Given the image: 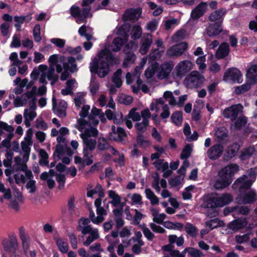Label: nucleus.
<instances>
[{
	"instance_id": "nucleus-38",
	"label": "nucleus",
	"mask_w": 257,
	"mask_h": 257,
	"mask_svg": "<svg viewBox=\"0 0 257 257\" xmlns=\"http://www.w3.org/2000/svg\"><path fill=\"white\" fill-rule=\"evenodd\" d=\"M34 82L33 81H30L28 82V79L25 78L23 80V82L21 84L17 85V86L14 89V92L16 94H21L23 92V88L24 87H26L27 89H29L31 86L34 85Z\"/></svg>"
},
{
	"instance_id": "nucleus-28",
	"label": "nucleus",
	"mask_w": 257,
	"mask_h": 257,
	"mask_svg": "<svg viewBox=\"0 0 257 257\" xmlns=\"http://www.w3.org/2000/svg\"><path fill=\"white\" fill-rule=\"evenodd\" d=\"M188 253L190 257H204L205 254L199 249L189 247L185 248L182 252L179 257H185L186 253Z\"/></svg>"
},
{
	"instance_id": "nucleus-23",
	"label": "nucleus",
	"mask_w": 257,
	"mask_h": 257,
	"mask_svg": "<svg viewBox=\"0 0 257 257\" xmlns=\"http://www.w3.org/2000/svg\"><path fill=\"white\" fill-rule=\"evenodd\" d=\"M90 109V106L88 105H84L81 109L79 113L80 118L78 120V124L79 125L78 130L80 131L86 127V123H87L86 118L88 116V112Z\"/></svg>"
},
{
	"instance_id": "nucleus-59",
	"label": "nucleus",
	"mask_w": 257,
	"mask_h": 257,
	"mask_svg": "<svg viewBox=\"0 0 257 257\" xmlns=\"http://www.w3.org/2000/svg\"><path fill=\"white\" fill-rule=\"evenodd\" d=\"M185 229L187 234L193 237H196L198 233L197 228L190 223H187L185 225Z\"/></svg>"
},
{
	"instance_id": "nucleus-7",
	"label": "nucleus",
	"mask_w": 257,
	"mask_h": 257,
	"mask_svg": "<svg viewBox=\"0 0 257 257\" xmlns=\"http://www.w3.org/2000/svg\"><path fill=\"white\" fill-rule=\"evenodd\" d=\"M204 81L205 78L202 74L194 71L185 77L183 84L187 88L193 89L200 87Z\"/></svg>"
},
{
	"instance_id": "nucleus-31",
	"label": "nucleus",
	"mask_w": 257,
	"mask_h": 257,
	"mask_svg": "<svg viewBox=\"0 0 257 257\" xmlns=\"http://www.w3.org/2000/svg\"><path fill=\"white\" fill-rule=\"evenodd\" d=\"M53 110L59 117H63L64 116V102L61 101L59 102L58 105H57V100L55 97L52 98Z\"/></svg>"
},
{
	"instance_id": "nucleus-64",
	"label": "nucleus",
	"mask_w": 257,
	"mask_h": 257,
	"mask_svg": "<svg viewBox=\"0 0 257 257\" xmlns=\"http://www.w3.org/2000/svg\"><path fill=\"white\" fill-rule=\"evenodd\" d=\"M255 150L253 147H249L242 152L240 155V159L245 160L249 158L254 153Z\"/></svg>"
},
{
	"instance_id": "nucleus-53",
	"label": "nucleus",
	"mask_w": 257,
	"mask_h": 257,
	"mask_svg": "<svg viewBox=\"0 0 257 257\" xmlns=\"http://www.w3.org/2000/svg\"><path fill=\"white\" fill-rule=\"evenodd\" d=\"M234 127L236 130H240L245 126L247 122V118L244 116H241L235 120Z\"/></svg>"
},
{
	"instance_id": "nucleus-33",
	"label": "nucleus",
	"mask_w": 257,
	"mask_h": 257,
	"mask_svg": "<svg viewBox=\"0 0 257 257\" xmlns=\"http://www.w3.org/2000/svg\"><path fill=\"white\" fill-rule=\"evenodd\" d=\"M21 158L19 156L16 157L15 158V162L16 164L18 166V169L23 171L25 173L26 175L28 178L31 179L33 177V174L32 172L28 169L27 166L25 163H21Z\"/></svg>"
},
{
	"instance_id": "nucleus-27",
	"label": "nucleus",
	"mask_w": 257,
	"mask_h": 257,
	"mask_svg": "<svg viewBox=\"0 0 257 257\" xmlns=\"http://www.w3.org/2000/svg\"><path fill=\"white\" fill-rule=\"evenodd\" d=\"M78 70L77 64L75 63V59L72 57L68 58L67 63H65V80L69 77V74L68 71L71 73H74Z\"/></svg>"
},
{
	"instance_id": "nucleus-17",
	"label": "nucleus",
	"mask_w": 257,
	"mask_h": 257,
	"mask_svg": "<svg viewBox=\"0 0 257 257\" xmlns=\"http://www.w3.org/2000/svg\"><path fill=\"white\" fill-rule=\"evenodd\" d=\"M192 68V63L189 60L180 61L175 67V71L177 77L182 78Z\"/></svg>"
},
{
	"instance_id": "nucleus-55",
	"label": "nucleus",
	"mask_w": 257,
	"mask_h": 257,
	"mask_svg": "<svg viewBox=\"0 0 257 257\" xmlns=\"http://www.w3.org/2000/svg\"><path fill=\"white\" fill-rule=\"evenodd\" d=\"M40 179L43 180H46L48 186L49 188H53L55 184V181L52 177L47 172H43L40 176Z\"/></svg>"
},
{
	"instance_id": "nucleus-48",
	"label": "nucleus",
	"mask_w": 257,
	"mask_h": 257,
	"mask_svg": "<svg viewBox=\"0 0 257 257\" xmlns=\"http://www.w3.org/2000/svg\"><path fill=\"white\" fill-rule=\"evenodd\" d=\"M123 44V40L120 37H117L113 39L111 45V50L113 52H118L120 50Z\"/></svg>"
},
{
	"instance_id": "nucleus-50",
	"label": "nucleus",
	"mask_w": 257,
	"mask_h": 257,
	"mask_svg": "<svg viewBox=\"0 0 257 257\" xmlns=\"http://www.w3.org/2000/svg\"><path fill=\"white\" fill-rule=\"evenodd\" d=\"M153 165L158 170L165 171L169 168V164L164 159H158L153 163Z\"/></svg>"
},
{
	"instance_id": "nucleus-5",
	"label": "nucleus",
	"mask_w": 257,
	"mask_h": 257,
	"mask_svg": "<svg viewBox=\"0 0 257 257\" xmlns=\"http://www.w3.org/2000/svg\"><path fill=\"white\" fill-rule=\"evenodd\" d=\"M169 243L163 245L161 247L163 257H179L181 252L174 249V244L176 243L178 246H181L184 243V239L182 236L178 237L176 235L172 234L168 236Z\"/></svg>"
},
{
	"instance_id": "nucleus-4",
	"label": "nucleus",
	"mask_w": 257,
	"mask_h": 257,
	"mask_svg": "<svg viewBox=\"0 0 257 257\" xmlns=\"http://www.w3.org/2000/svg\"><path fill=\"white\" fill-rule=\"evenodd\" d=\"M50 68L46 71V77L53 85L58 80V76L55 73V68L57 73L62 72L64 68V56L57 54L51 55L48 59Z\"/></svg>"
},
{
	"instance_id": "nucleus-35",
	"label": "nucleus",
	"mask_w": 257,
	"mask_h": 257,
	"mask_svg": "<svg viewBox=\"0 0 257 257\" xmlns=\"http://www.w3.org/2000/svg\"><path fill=\"white\" fill-rule=\"evenodd\" d=\"M143 68V66H137L135 69L133 75L130 72L126 73L125 78L127 84H130L132 83L133 80H135V77L140 76L141 73Z\"/></svg>"
},
{
	"instance_id": "nucleus-46",
	"label": "nucleus",
	"mask_w": 257,
	"mask_h": 257,
	"mask_svg": "<svg viewBox=\"0 0 257 257\" xmlns=\"http://www.w3.org/2000/svg\"><path fill=\"white\" fill-rule=\"evenodd\" d=\"M247 178L246 176L243 175L239 178H238L235 182L236 183H240L241 185H240V189H249L251 184H252L253 181H252L250 179L246 180Z\"/></svg>"
},
{
	"instance_id": "nucleus-37",
	"label": "nucleus",
	"mask_w": 257,
	"mask_h": 257,
	"mask_svg": "<svg viewBox=\"0 0 257 257\" xmlns=\"http://www.w3.org/2000/svg\"><path fill=\"white\" fill-rule=\"evenodd\" d=\"M125 57L124 58L122 66L123 67H127L134 63L136 59V56L132 51L125 52Z\"/></svg>"
},
{
	"instance_id": "nucleus-36",
	"label": "nucleus",
	"mask_w": 257,
	"mask_h": 257,
	"mask_svg": "<svg viewBox=\"0 0 257 257\" xmlns=\"http://www.w3.org/2000/svg\"><path fill=\"white\" fill-rule=\"evenodd\" d=\"M256 200V192L253 190H250L243 195L242 202L243 204H250L254 202Z\"/></svg>"
},
{
	"instance_id": "nucleus-45",
	"label": "nucleus",
	"mask_w": 257,
	"mask_h": 257,
	"mask_svg": "<svg viewBox=\"0 0 257 257\" xmlns=\"http://www.w3.org/2000/svg\"><path fill=\"white\" fill-rule=\"evenodd\" d=\"M146 197L150 201L151 204L153 205L159 204V198L150 188H147L145 191Z\"/></svg>"
},
{
	"instance_id": "nucleus-62",
	"label": "nucleus",
	"mask_w": 257,
	"mask_h": 257,
	"mask_svg": "<svg viewBox=\"0 0 257 257\" xmlns=\"http://www.w3.org/2000/svg\"><path fill=\"white\" fill-rule=\"evenodd\" d=\"M40 158L39 160V164L42 166H45L48 164V155L46 152L43 150H41L39 152Z\"/></svg>"
},
{
	"instance_id": "nucleus-39",
	"label": "nucleus",
	"mask_w": 257,
	"mask_h": 257,
	"mask_svg": "<svg viewBox=\"0 0 257 257\" xmlns=\"http://www.w3.org/2000/svg\"><path fill=\"white\" fill-rule=\"evenodd\" d=\"M247 222L245 219H236L229 224V228L233 231H236L245 227Z\"/></svg>"
},
{
	"instance_id": "nucleus-20",
	"label": "nucleus",
	"mask_w": 257,
	"mask_h": 257,
	"mask_svg": "<svg viewBox=\"0 0 257 257\" xmlns=\"http://www.w3.org/2000/svg\"><path fill=\"white\" fill-rule=\"evenodd\" d=\"M19 234L20 238L22 241L24 251L25 253H27L30 247V236L29 234L26 232V229L23 226H21L19 228Z\"/></svg>"
},
{
	"instance_id": "nucleus-44",
	"label": "nucleus",
	"mask_w": 257,
	"mask_h": 257,
	"mask_svg": "<svg viewBox=\"0 0 257 257\" xmlns=\"http://www.w3.org/2000/svg\"><path fill=\"white\" fill-rule=\"evenodd\" d=\"M226 13V10L224 9H219L210 14L209 16V20L212 22L220 19Z\"/></svg>"
},
{
	"instance_id": "nucleus-10",
	"label": "nucleus",
	"mask_w": 257,
	"mask_h": 257,
	"mask_svg": "<svg viewBox=\"0 0 257 257\" xmlns=\"http://www.w3.org/2000/svg\"><path fill=\"white\" fill-rule=\"evenodd\" d=\"M37 87L34 86L31 91H28L23 94L21 97H18L14 100V105L15 107H20L26 104L27 102H32L33 99L36 100L35 94L37 91Z\"/></svg>"
},
{
	"instance_id": "nucleus-24",
	"label": "nucleus",
	"mask_w": 257,
	"mask_h": 257,
	"mask_svg": "<svg viewBox=\"0 0 257 257\" xmlns=\"http://www.w3.org/2000/svg\"><path fill=\"white\" fill-rule=\"evenodd\" d=\"M14 128L6 122L0 121V137H8L13 139L14 137Z\"/></svg>"
},
{
	"instance_id": "nucleus-52",
	"label": "nucleus",
	"mask_w": 257,
	"mask_h": 257,
	"mask_svg": "<svg viewBox=\"0 0 257 257\" xmlns=\"http://www.w3.org/2000/svg\"><path fill=\"white\" fill-rule=\"evenodd\" d=\"M121 74L122 70L119 69L114 73L112 77V82L117 88L120 87L122 85Z\"/></svg>"
},
{
	"instance_id": "nucleus-3",
	"label": "nucleus",
	"mask_w": 257,
	"mask_h": 257,
	"mask_svg": "<svg viewBox=\"0 0 257 257\" xmlns=\"http://www.w3.org/2000/svg\"><path fill=\"white\" fill-rule=\"evenodd\" d=\"M236 164L228 165L218 172L219 178L215 180L214 187L216 189H222L229 186L232 182L233 176L238 171Z\"/></svg>"
},
{
	"instance_id": "nucleus-2",
	"label": "nucleus",
	"mask_w": 257,
	"mask_h": 257,
	"mask_svg": "<svg viewBox=\"0 0 257 257\" xmlns=\"http://www.w3.org/2000/svg\"><path fill=\"white\" fill-rule=\"evenodd\" d=\"M58 144L56 145L53 154L55 161H61L56 166V171L50 170V173L56 176L57 181L59 183V188L64 184V127H62L59 130V135L57 138Z\"/></svg>"
},
{
	"instance_id": "nucleus-34",
	"label": "nucleus",
	"mask_w": 257,
	"mask_h": 257,
	"mask_svg": "<svg viewBox=\"0 0 257 257\" xmlns=\"http://www.w3.org/2000/svg\"><path fill=\"white\" fill-rule=\"evenodd\" d=\"M239 149V145L236 144H233L227 149L226 154L224 156V159L228 161L236 155Z\"/></svg>"
},
{
	"instance_id": "nucleus-32",
	"label": "nucleus",
	"mask_w": 257,
	"mask_h": 257,
	"mask_svg": "<svg viewBox=\"0 0 257 257\" xmlns=\"http://www.w3.org/2000/svg\"><path fill=\"white\" fill-rule=\"evenodd\" d=\"M79 34L82 37H84L87 41H90L93 39V30L92 29L85 25L80 27L78 30Z\"/></svg>"
},
{
	"instance_id": "nucleus-57",
	"label": "nucleus",
	"mask_w": 257,
	"mask_h": 257,
	"mask_svg": "<svg viewBox=\"0 0 257 257\" xmlns=\"http://www.w3.org/2000/svg\"><path fill=\"white\" fill-rule=\"evenodd\" d=\"M164 51V49L163 48L162 50H159L158 48L153 50L149 55V60L153 61L159 59L162 56Z\"/></svg>"
},
{
	"instance_id": "nucleus-61",
	"label": "nucleus",
	"mask_w": 257,
	"mask_h": 257,
	"mask_svg": "<svg viewBox=\"0 0 257 257\" xmlns=\"http://www.w3.org/2000/svg\"><path fill=\"white\" fill-rule=\"evenodd\" d=\"M85 94L84 92H78L77 93L74 98L75 104L76 107H80L81 105L85 103V99H84Z\"/></svg>"
},
{
	"instance_id": "nucleus-29",
	"label": "nucleus",
	"mask_w": 257,
	"mask_h": 257,
	"mask_svg": "<svg viewBox=\"0 0 257 257\" xmlns=\"http://www.w3.org/2000/svg\"><path fill=\"white\" fill-rule=\"evenodd\" d=\"M248 82L254 84L257 82V65L251 66L247 70L246 74Z\"/></svg>"
},
{
	"instance_id": "nucleus-16",
	"label": "nucleus",
	"mask_w": 257,
	"mask_h": 257,
	"mask_svg": "<svg viewBox=\"0 0 257 257\" xmlns=\"http://www.w3.org/2000/svg\"><path fill=\"white\" fill-rule=\"evenodd\" d=\"M174 66V64L172 61L163 63L158 68L159 72L157 74L158 79L162 80L168 78Z\"/></svg>"
},
{
	"instance_id": "nucleus-51",
	"label": "nucleus",
	"mask_w": 257,
	"mask_h": 257,
	"mask_svg": "<svg viewBox=\"0 0 257 257\" xmlns=\"http://www.w3.org/2000/svg\"><path fill=\"white\" fill-rule=\"evenodd\" d=\"M159 68V63L155 62L152 64V65L148 68L145 73V75L147 78H152L155 72L158 70Z\"/></svg>"
},
{
	"instance_id": "nucleus-43",
	"label": "nucleus",
	"mask_w": 257,
	"mask_h": 257,
	"mask_svg": "<svg viewBox=\"0 0 257 257\" xmlns=\"http://www.w3.org/2000/svg\"><path fill=\"white\" fill-rule=\"evenodd\" d=\"M14 21L16 22L15 24V26L18 31H20L21 28V25L24 23L25 21L27 22H29L31 19L32 17L31 16H15Z\"/></svg>"
},
{
	"instance_id": "nucleus-26",
	"label": "nucleus",
	"mask_w": 257,
	"mask_h": 257,
	"mask_svg": "<svg viewBox=\"0 0 257 257\" xmlns=\"http://www.w3.org/2000/svg\"><path fill=\"white\" fill-rule=\"evenodd\" d=\"M222 31V27L220 23H214L209 25L206 29L207 35L210 36H214L218 35Z\"/></svg>"
},
{
	"instance_id": "nucleus-40",
	"label": "nucleus",
	"mask_w": 257,
	"mask_h": 257,
	"mask_svg": "<svg viewBox=\"0 0 257 257\" xmlns=\"http://www.w3.org/2000/svg\"><path fill=\"white\" fill-rule=\"evenodd\" d=\"M101 199L97 198L94 202V205L96 208V213L98 215L97 217H100L104 220V216L107 214L106 210L101 206Z\"/></svg>"
},
{
	"instance_id": "nucleus-9",
	"label": "nucleus",
	"mask_w": 257,
	"mask_h": 257,
	"mask_svg": "<svg viewBox=\"0 0 257 257\" xmlns=\"http://www.w3.org/2000/svg\"><path fill=\"white\" fill-rule=\"evenodd\" d=\"M33 135V131L32 128H29L26 132L24 140L21 143V146L23 155V161L27 162L29 160L31 146L33 144L32 137Z\"/></svg>"
},
{
	"instance_id": "nucleus-58",
	"label": "nucleus",
	"mask_w": 257,
	"mask_h": 257,
	"mask_svg": "<svg viewBox=\"0 0 257 257\" xmlns=\"http://www.w3.org/2000/svg\"><path fill=\"white\" fill-rule=\"evenodd\" d=\"M99 237V233L98 229H94L93 232L87 238V239L84 241L83 244L85 246H88L91 243L97 239Z\"/></svg>"
},
{
	"instance_id": "nucleus-41",
	"label": "nucleus",
	"mask_w": 257,
	"mask_h": 257,
	"mask_svg": "<svg viewBox=\"0 0 257 257\" xmlns=\"http://www.w3.org/2000/svg\"><path fill=\"white\" fill-rule=\"evenodd\" d=\"M98 194V198L101 199L104 197V193L100 184H97L94 189L88 190L87 192V196L88 197H92L93 195Z\"/></svg>"
},
{
	"instance_id": "nucleus-1",
	"label": "nucleus",
	"mask_w": 257,
	"mask_h": 257,
	"mask_svg": "<svg viewBox=\"0 0 257 257\" xmlns=\"http://www.w3.org/2000/svg\"><path fill=\"white\" fill-rule=\"evenodd\" d=\"M117 60L113 56L110 50H102L90 63V71L92 73L97 74L100 78L105 77L109 72V64L116 63Z\"/></svg>"
},
{
	"instance_id": "nucleus-14",
	"label": "nucleus",
	"mask_w": 257,
	"mask_h": 257,
	"mask_svg": "<svg viewBox=\"0 0 257 257\" xmlns=\"http://www.w3.org/2000/svg\"><path fill=\"white\" fill-rule=\"evenodd\" d=\"M47 70V66L45 65H40L38 67H35L32 71L31 74V81H35L39 75H40L39 82L40 83L45 85L47 84L46 80V71Z\"/></svg>"
},
{
	"instance_id": "nucleus-15",
	"label": "nucleus",
	"mask_w": 257,
	"mask_h": 257,
	"mask_svg": "<svg viewBox=\"0 0 257 257\" xmlns=\"http://www.w3.org/2000/svg\"><path fill=\"white\" fill-rule=\"evenodd\" d=\"M188 48V44L182 42L174 45L166 51V55L169 58L177 57L181 56Z\"/></svg>"
},
{
	"instance_id": "nucleus-63",
	"label": "nucleus",
	"mask_w": 257,
	"mask_h": 257,
	"mask_svg": "<svg viewBox=\"0 0 257 257\" xmlns=\"http://www.w3.org/2000/svg\"><path fill=\"white\" fill-rule=\"evenodd\" d=\"M172 121L177 125H181L182 122V113L181 111H176L171 116Z\"/></svg>"
},
{
	"instance_id": "nucleus-18",
	"label": "nucleus",
	"mask_w": 257,
	"mask_h": 257,
	"mask_svg": "<svg viewBox=\"0 0 257 257\" xmlns=\"http://www.w3.org/2000/svg\"><path fill=\"white\" fill-rule=\"evenodd\" d=\"M153 43V36L151 34L146 33L141 40L139 51L142 55H145L148 52Z\"/></svg>"
},
{
	"instance_id": "nucleus-42",
	"label": "nucleus",
	"mask_w": 257,
	"mask_h": 257,
	"mask_svg": "<svg viewBox=\"0 0 257 257\" xmlns=\"http://www.w3.org/2000/svg\"><path fill=\"white\" fill-rule=\"evenodd\" d=\"M108 196L112 199L109 202V203L112 205L113 206L117 207L120 204V197L113 190H109L108 192Z\"/></svg>"
},
{
	"instance_id": "nucleus-19",
	"label": "nucleus",
	"mask_w": 257,
	"mask_h": 257,
	"mask_svg": "<svg viewBox=\"0 0 257 257\" xmlns=\"http://www.w3.org/2000/svg\"><path fill=\"white\" fill-rule=\"evenodd\" d=\"M223 150L224 148L222 145L215 144L208 150L207 155L210 160H215L221 156Z\"/></svg>"
},
{
	"instance_id": "nucleus-25",
	"label": "nucleus",
	"mask_w": 257,
	"mask_h": 257,
	"mask_svg": "<svg viewBox=\"0 0 257 257\" xmlns=\"http://www.w3.org/2000/svg\"><path fill=\"white\" fill-rule=\"evenodd\" d=\"M215 197L217 207H223L228 204L233 199L232 195L229 193H223L220 196Z\"/></svg>"
},
{
	"instance_id": "nucleus-60",
	"label": "nucleus",
	"mask_w": 257,
	"mask_h": 257,
	"mask_svg": "<svg viewBox=\"0 0 257 257\" xmlns=\"http://www.w3.org/2000/svg\"><path fill=\"white\" fill-rule=\"evenodd\" d=\"M131 37L134 40L139 39L142 34V29L140 26H134L131 30Z\"/></svg>"
},
{
	"instance_id": "nucleus-21",
	"label": "nucleus",
	"mask_w": 257,
	"mask_h": 257,
	"mask_svg": "<svg viewBox=\"0 0 257 257\" xmlns=\"http://www.w3.org/2000/svg\"><path fill=\"white\" fill-rule=\"evenodd\" d=\"M141 14V9H130L125 11L123 15V19L125 21L134 22L137 21L139 19Z\"/></svg>"
},
{
	"instance_id": "nucleus-47",
	"label": "nucleus",
	"mask_w": 257,
	"mask_h": 257,
	"mask_svg": "<svg viewBox=\"0 0 257 257\" xmlns=\"http://www.w3.org/2000/svg\"><path fill=\"white\" fill-rule=\"evenodd\" d=\"M247 178L246 176L243 175L239 178H238L235 182L236 183H240L241 185H240V189H249L251 184H252L253 181H252L250 179L246 180Z\"/></svg>"
},
{
	"instance_id": "nucleus-54",
	"label": "nucleus",
	"mask_w": 257,
	"mask_h": 257,
	"mask_svg": "<svg viewBox=\"0 0 257 257\" xmlns=\"http://www.w3.org/2000/svg\"><path fill=\"white\" fill-rule=\"evenodd\" d=\"M202 207L206 208L213 209L217 207L216 199L215 197H209L206 198L202 204Z\"/></svg>"
},
{
	"instance_id": "nucleus-13",
	"label": "nucleus",
	"mask_w": 257,
	"mask_h": 257,
	"mask_svg": "<svg viewBox=\"0 0 257 257\" xmlns=\"http://www.w3.org/2000/svg\"><path fill=\"white\" fill-rule=\"evenodd\" d=\"M223 80L227 82H237L240 83L242 81L241 72L236 68H230L225 72Z\"/></svg>"
},
{
	"instance_id": "nucleus-49",
	"label": "nucleus",
	"mask_w": 257,
	"mask_h": 257,
	"mask_svg": "<svg viewBox=\"0 0 257 257\" xmlns=\"http://www.w3.org/2000/svg\"><path fill=\"white\" fill-rule=\"evenodd\" d=\"M149 124V122L146 121L142 120L141 122H137L135 124V127L136 128L137 135L143 134L147 130Z\"/></svg>"
},
{
	"instance_id": "nucleus-11",
	"label": "nucleus",
	"mask_w": 257,
	"mask_h": 257,
	"mask_svg": "<svg viewBox=\"0 0 257 257\" xmlns=\"http://www.w3.org/2000/svg\"><path fill=\"white\" fill-rule=\"evenodd\" d=\"M243 106L240 104H233L225 108L222 112L223 116L231 121L235 120L239 113L242 112Z\"/></svg>"
},
{
	"instance_id": "nucleus-30",
	"label": "nucleus",
	"mask_w": 257,
	"mask_h": 257,
	"mask_svg": "<svg viewBox=\"0 0 257 257\" xmlns=\"http://www.w3.org/2000/svg\"><path fill=\"white\" fill-rule=\"evenodd\" d=\"M229 53V46L227 43H222L218 47L216 52V57L221 59L226 57Z\"/></svg>"
},
{
	"instance_id": "nucleus-12",
	"label": "nucleus",
	"mask_w": 257,
	"mask_h": 257,
	"mask_svg": "<svg viewBox=\"0 0 257 257\" xmlns=\"http://www.w3.org/2000/svg\"><path fill=\"white\" fill-rule=\"evenodd\" d=\"M36 100H33L29 104V108H26L24 111V123L27 127L31 125V121L37 116L36 112Z\"/></svg>"
},
{
	"instance_id": "nucleus-56",
	"label": "nucleus",
	"mask_w": 257,
	"mask_h": 257,
	"mask_svg": "<svg viewBox=\"0 0 257 257\" xmlns=\"http://www.w3.org/2000/svg\"><path fill=\"white\" fill-rule=\"evenodd\" d=\"M98 118H99V116L90 113L86 118L87 123H86L85 128L93 127L92 125H97L99 122Z\"/></svg>"
},
{
	"instance_id": "nucleus-6",
	"label": "nucleus",
	"mask_w": 257,
	"mask_h": 257,
	"mask_svg": "<svg viewBox=\"0 0 257 257\" xmlns=\"http://www.w3.org/2000/svg\"><path fill=\"white\" fill-rule=\"evenodd\" d=\"M82 131L83 132L80 134V137L83 140L84 146L83 151H93L95 148L96 141L95 139L92 138L97 136V129L94 127H89L84 128Z\"/></svg>"
},
{
	"instance_id": "nucleus-8",
	"label": "nucleus",
	"mask_w": 257,
	"mask_h": 257,
	"mask_svg": "<svg viewBox=\"0 0 257 257\" xmlns=\"http://www.w3.org/2000/svg\"><path fill=\"white\" fill-rule=\"evenodd\" d=\"M90 8L82 7L80 8L78 6H72L70 10V14L74 17L78 24L85 23L88 18H91L92 14L91 13Z\"/></svg>"
},
{
	"instance_id": "nucleus-22",
	"label": "nucleus",
	"mask_w": 257,
	"mask_h": 257,
	"mask_svg": "<svg viewBox=\"0 0 257 257\" xmlns=\"http://www.w3.org/2000/svg\"><path fill=\"white\" fill-rule=\"evenodd\" d=\"M208 5L205 2H201L191 12V17L193 20H198L205 13Z\"/></svg>"
}]
</instances>
